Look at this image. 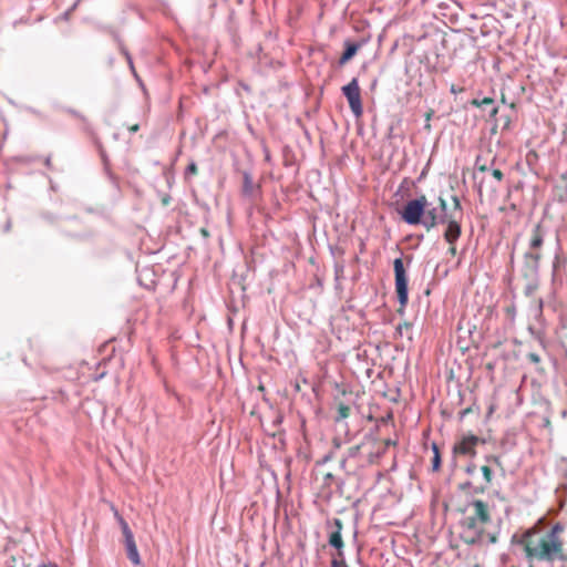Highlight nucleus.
Wrapping results in <instances>:
<instances>
[{"instance_id":"f257e3e1","label":"nucleus","mask_w":567,"mask_h":567,"mask_svg":"<svg viewBox=\"0 0 567 567\" xmlns=\"http://www.w3.org/2000/svg\"><path fill=\"white\" fill-rule=\"evenodd\" d=\"M512 543L523 546L525 557L530 565L539 561L548 564L555 560L560 561L565 551L563 542L546 538L544 533L533 529L524 532L519 539L517 535H513Z\"/></svg>"},{"instance_id":"f03ea898","label":"nucleus","mask_w":567,"mask_h":567,"mask_svg":"<svg viewBox=\"0 0 567 567\" xmlns=\"http://www.w3.org/2000/svg\"><path fill=\"white\" fill-rule=\"evenodd\" d=\"M545 235L546 230L540 223L536 224L530 231L528 249L524 254L522 266L523 277L530 282L536 281L538 278Z\"/></svg>"},{"instance_id":"7ed1b4c3","label":"nucleus","mask_w":567,"mask_h":567,"mask_svg":"<svg viewBox=\"0 0 567 567\" xmlns=\"http://www.w3.org/2000/svg\"><path fill=\"white\" fill-rule=\"evenodd\" d=\"M431 206L424 194L408 200L402 207L396 208L401 219L410 226H417L423 223L425 209Z\"/></svg>"},{"instance_id":"20e7f679","label":"nucleus","mask_w":567,"mask_h":567,"mask_svg":"<svg viewBox=\"0 0 567 567\" xmlns=\"http://www.w3.org/2000/svg\"><path fill=\"white\" fill-rule=\"evenodd\" d=\"M394 287L396 299L400 305L398 313L403 316L409 302V276L404 261L401 257L393 260Z\"/></svg>"},{"instance_id":"39448f33","label":"nucleus","mask_w":567,"mask_h":567,"mask_svg":"<svg viewBox=\"0 0 567 567\" xmlns=\"http://www.w3.org/2000/svg\"><path fill=\"white\" fill-rule=\"evenodd\" d=\"M463 530L461 539L471 546H480L484 544L487 537L488 544H496L498 542V532H485L482 527H474L473 520H470L468 526H462Z\"/></svg>"},{"instance_id":"423d86ee","label":"nucleus","mask_w":567,"mask_h":567,"mask_svg":"<svg viewBox=\"0 0 567 567\" xmlns=\"http://www.w3.org/2000/svg\"><path fill=\"white\" fill-rule=\"evenodd\" d=\"M327 527L329 529L328 534V544L332 548L337 550L336 555L331 558V560H340L342 563H347L344 556V542L341 535L343 524L340 518H333L332 520L327 522Z\"/></svg>"},{"instance_id":"0eeeda50","label":"nucleus","mask_w":567,"mask_h":567,"mask_svg":"<svg viewBox=\"0 0 567 567\" xmlns=\"http://www.w3.org/2000/svg\"><path fill=\"white\" fill-rule=\"evenodd\" d=\"M439 205L436 207H427L425 209L424 219L422 226L427 230H432L437 225H443L447 221V203L446 200L440 196Z\"/></svg>"},{"instance_id":"6e6552de","label":"nucleus","mask_w":567,"mask_h":567,"mask_svg":"<svg viewBox=\"0 0 567 567\" xmlns=\"http://www.w3.org/2000/svg\"><path fill=\"white\" fill-rule=\"evenodd\" d=\"M341 92L347 99L354 117H361L363 114V106L358 79L353 78L348 84L341 87Z\"/></svg>"},{"instance_id":"1a4fd4ad","label":"nucleus","mask_w":567,"mask_h":567,"mask_svg":"<svg viewBox=\"0 0 567 567\" xmlns=\"http://www.w3.org/2000/svg\"><path fill=\"white\" fill-rule=\"evenodd\" d=\"M468 506H471L474 512L472 515L466 516L461 520V526H468L470 520H473L474 527H481L480 524L483 525L491 522V514L487 503L481 499H474L468 503Z\"/></svg>"},{"instance_id":"9d476101","label":"nucleus","mask_w":567,"mask_h":567,"mask_svg":"<svg viewBox=\"0 0 567 567\" xmlns=\"http://www.w3.org/2000/svg\"><path fill=\"white\" fill-rule=\"evenodd\" d=\"M480 443H485V441L478 437L475 434L464 435L457 443L453 446L454 454L475 456L476 451L475 447Z\"/></svg>"},{"instance_id":"9b49d317","label":"nucleus","mask_w":567,"mask_h":567,"mask_svg":"<svg viewBox=\"0 0 567 567\" xmlns=\"http://www.w3.org/2000/svg\"><path fill=\"white\" fill-rule=\"evenodd\" d=\"M445 224L446 229L443 237L446 243L454 245L462 234L461 224L454 218V213L447 216V221H445Z\"/></svg>"},{"instance_id":"f8f14e48","label":"nucleus","mask_w":567,"mask_h":567,"mask_svg":"<svg viewBox=\"0 0 567 567\" xmlns=\"http://www.w3.org/2000/svg\"><path fill=\"white\" fill-rule=\"evenodd\" d=\"M364 43H365V40H361V41L346 40L343 43L344 50L338 61L339 65L342 66L346 63H348L358 53V51L364 45Z\"/></svg>"},{"instance_id":"ddd939ff","label":"nucleus","mask_w":567,"mask_h":567,"mask_svg":"<svg viewBox=\"0 0 567 567\" xmlns=\"http://www.w3.org/2000/svg\"><path fill=\"white\" fill-rule=\"evenodd\" d=\"M241 194L244 197L254 198L256 193L260 192V186L256 185L252 179V175L249 171H244Z\"/></svg>"},{"instance_id":"4468645a","label":"nucleus","mask_w":567,"mask_h":567,"mask_svg":"<svg viewBox=\"0 0 567 567\" xmlns=\"http://www.w3.org/2000/svg\"><path fill=\"white\" fill-rule=\"evenodd\" d=\"M94 143H95V146L99 151V154H100V157H101V161L103 163V168H104V172L105 174L107 175L110 182L115 186V187H118V182H117V177L113 174V172L111 171V167H110V158H109V155L106 154V151L104 150L102 143L100 142L99 138H95L94 140Z\"/></svg>"},{"instance_id":"2eb2a0df","label":"nucleus","mask_w":567,"mask_h":567,"mask_svg":"<svg viewBox=\"0 0 567 567\" xmlns=\"http://www.w3.org/2000/svg\"><path fill=\"white\" fill-rule=\"evenodd\" d=\"M124 543H125V549H126L127 558L134 565H140L141 564V556H140V553H138V549H137L134 536L133 537L128 536L126 539H124Z\"/></svg>"},{"instance_id":"dca6fc26","label":"nucleus","mask_w":567,"mask_h":567,"mask_svg":"<svg viewBox=\"0 0 567 567\" xmlns=\"http://www.w3.org/2000/svg\"><path fill=\"white\" fill-rule=\"evenodd\" d=\"M554 193L559 203H567V172L561 174L560 183L555 185Z\"/></svg>"},{"instance_id":"f3484780","label":"nucleus","mask_w":567,"mask_h":567,"mask_svg":"<svg viewBox=\"0 0 567 567\" xmlns=\"http://www.w3.org/2000/svg\"><path fill=\"white\" fill-rule=\"evenodd\" d=\"M351 408L344 403H339L337 408V415L334 417V422L337 425L344 427L346 434H348L347 423L343 421L349 416Z\"/></svg>"},{"instance_id":"a211bd4d","label":"nucleus","mask_w":567,"mask_h":567,"mask_svg":"<svg viewBox=\"0 0 567 567\" xmlns=\"http://www.w3.org/2000/svg\"><path fill=\"white\" fill-rule=\"evenodd\" d=\"M458 489L462 492L471 489L473 494H484L486 485H474L471 481H465L458 485Z\"/></svg>"},{"instance_id":"6ab92c4d","label":"nucleus","mask_w":567,"mask_h":567,"mask_svg":"<svg viewBox=\"0 0 567 567\" xmlns=\"http://www.w3.org/2000/svg\"><path fill=\"white\" fill-rule=\"evenodd\" d=\"M565 526L561 523H556L551 526V528L544 533L546 535V538L554 539L555 542H563L559 537V535L564 532Z\"/></svg>"},{"instance_id":"aec40b11","label":"nucleus","mask_w":567,"mask_h":567,"mask_svg":"<svg viewBox=\"0 0 567 567\" xmlns=\"http://www.w3.org/2000/svg\"><path fill=\"white\" fill-rule=\"evenodd\" d=\"M414 184V181L410 179L409 177H404L401 184L399 185L396 192L394 193V196L403 198L405 196V193L409 194L411 186H413Z\"/></svg>"},{"instance_id":"412c9836","label":"nucleus","mask_w":567,"mask_h":567,"mask_svg":"<svg viewBox=\"0 0 567 567\" xmlns=\"http://www.w3.org/2000/svg\"><path fill=\"white\" fill-rule=\"evenodd\" d=\"M432 451H433V457H432V462H431V467H432L433 472H437L441 468L442 458H441V453H440V450H439V446L436 445V443L432 444Z\"/></svg>"},{"instance_id":"4be33fe9","label":"nucleus","mask_w":567,"mask_h":567,"mask_svg":"<svg viewBox=\"0 0 567 567\" xmlns=\"http://www.w3.org/2000/svg\"><path fill=\"white\" fill-rule=\"evenodd\" d=\"M481 105L483 110H486L488 106L491 107L489 109V117L493 118L496 116L497 112H498V107L494 105V100L491 99V97H484L481 100Z\"/></svg>"},{"instance_id":"5701e85b","label":"nucleus","mask_w":567,"mask_h":567,"mask_svg":"<svg viewBox=\"0 0 567 567\" xmlns=\"http://www.w3.org/2000/svg\"><path fill=\"white\" fill-rule=\"evenodd\" d=\"M115 517L117 518L118 520V524L121 526V529H122V533H123V536H124V539H126L128 536L130 537H133V532L131 530L127 522L118 514L117 511H115Z\"/></svg>"},{"instance_id":"b1692460","label":"nucleus","mask_w":567,"mask_h":567,"mask_svg":"<svg viewBox=\"0 0 567 567\" xmlns=\"http://www.w3.org/2000/svg\"><path fill=\"white\" fill-rule=\"evenodd\" d=\"M364 444H358L354 446H351L347 452V458H357L361 455L362 449H364Z\"/></svg>"},{"instance_id":"393cba45","label":"nucleus","mask_w":567,"mask_h":567,"mask_svg":"<svg viewBox=\"0 0 567 567\" xmlns=\"http://www.w3.org/2000/svg\"><path fill=\"white\" fill-rule=\"evenodd\" d=\"M197 172H198L197 164L194 161H190V163L185 168L184 176L186 179H188L192 176L196 175Z\"/></svg>"},{"instance_id":"a878e982","label":"nucleus","mask_w":567,"mask_h":567,"mask_svg":"<svg viewBox=\"0 0 567 567\" xmlns=\"http://www.w3.org/2000/svg\"><path fill=\"white\" fill-rule=\"evenodd\" d=\"M481 471H482L483 477H484L485 483H486L485 485H486V487H487V486H488V484H489V483L492 482V480H493V475H494V473H493L492 468H491L489 466H487V465L482 466V467H481Z\"/></svg>"},{"instance_id":"bb28decb","label":"nucleus","mask_w":567,"mask_h":567,"mask_svg":"<svg viewBox=\"0 0 567 567\" xmlns=\"http://www.w3.org/2000/svg\"><path fill=\"white\" fill-rule=\"evenodd\" d=\"M485 461L487 463L495 464L497 467H499L504 472V466H503V463L501 461V456H498V455H486L485 456Z\"/></svg>"},{"instance_id":"cd10ccee","label":"nucleus","mask_w":567,"mask_h":567,"mask_svg":"<svg viewBox=\"0 0 567 567\" xmlns=\"http://www.w3.org/2000/svg\"><path fill=\"white\" fill-rule=\"evenodd\" d=\"M63 110H64L66 113L71 114L72 116L80 118V120H81V121H83L84 123H86V122H87V121H86V117H85L83 114H81L80 112H78L76 110L71 109V107H63Z\"/></svg>"},{"instance_id":"c85d7f7f","label":"nucleus","mask_w":567,"mask_h":567,"mask_svg":"<svg viewBox=\"0 0 567 567\" xmlns=\"http://www.w3.org/2000/svg\"><path fill=\"white\" fill-rule=\"evenodd\" d=\"M121 52L125 55L126 60H127V63L131 68V70L133 71V73L136 75L135 73V69H134V65H133V60H132V56L130 54V52L127 51L126 48H124L123 45H121Z\"/></svg>"},{"instance_id":"c756f323","label":"nucleus","mask_w":567,"mask_h":567,"mask_svg":"<svg viewBox=\"0 0 567 567\" xmlns=\"http://www.w3.org/2000/svg\"><path fill=\"white\" fill-rule=\"evenodd\" d=\"M452 200H453V206H454L453 207L454 213L458 212L462 215L463 209H462L460 198L456 195H453Z\"/></svg>"},{"instance_id":"7c9ffc66","label":"nucleus","mask_w":567,"mask_h":567,"mask_svg":"<svg viewBox=\"0 0 567 567\" xmlns=\"http://www.w3.org/2000/svg\"><path fill=\"white\" fill-rule=\"evenodd\" d=\"M411 323L404 321L403 323H400L396 329H395V333L399 334L400 337L403 336V331L404 329H410L411 328Z\"/></svg>"},{"instance_id":"2f4dec72","label":"nucleus","mask_w":567,"mask_h":567,"mask_svg":"<svg viewBox=\"0 0 567 567\" xmlns=\"http://www.w3.org/2000/svg\"><path fill=\"white\" fill-rule=\"evenodd\" d=\"M480 161H481V156H477L476 157V161H475V167L477 168V171L480 172H487L489 168L486 164H480Z\"/></svg>"},{"instance_id":"473e14b6","label":"nucleus","mask_w":567,"mask_h":567,"mask_svg":"<svg viewBox=\"0 0 567 567\" xmlns=\"http://www.w3.org/2000/svg\"><path fill=\"white\" fill-rule=\"evenodd\" d=\"M492 176L498 182L501 183L504 178V174L502 171L495 168L492 171Z\"/></svg>"},{"instance_id":"72a5a7b5","label":"nucleus","mask_w":567,"mask_h":567,"mask_svg":"<svg viewBox=\"0 0 567 567\" xmlns=\"http://www.w3.org/2000/svg\"><path fill=\"white\" fill-rule=\"evenodd\" d=\"M342 444H343V441L339 435H337L332 439V446L334 450H339L342 446Z\"/></svg>"},{"instance_id":"f704fd0d","label":"nucleus","mask_w":567,"mask_h":567,"mask_svg":"<svg viewBox=\"0 0 567 567\" xmlns=\"http://www.w3.org/2000/svg\"><path fill=\"white\" fill-rule=\"evenodd\" d=\"M333 451H330L329 453H327L322 460L320 462H318V464H324L327 462H330L332 458H333Z\"/></svg>"},{"instance_id":"c9c22d12","label":"nucleus","mask_w":567,"mask_h":567,"mask_svg":"<svg viewBox=\"0 0 567 567\" xmlns=\"http://www.w3.org/2000/svg\"><path fill=\"white\" fill-rule=\"evenodd\" d=\"M475 471H476V465H475L473 462H471V463L466 466V468H465V472H466V474H468V475H473V474L475 473Z\"/></svg>"},{"instance_id":"e433bc0d","label":"nucleus","mask_w":567,"mask_h":567,"mask_svg":"<svg viewBox=\"0 0 567 567\" xmlns=\"http://www.w3.org/2000/svg\"><path fill=\"white\" fill-rule=\"evenodd\" d=\"M434 115V111L431 110L429 112L425 113V128H430V121L432 120V116Z\"/></svg>"},{"instance_id":"4c0bfd02","label":"nucleus","mask_w":567,"mask_h":567,"mask_svg":"<svg viewBox=\"0 0 567 567\" xmlns=\"http://www.w3.org/2000/svg\"><path fill=\"white\" fill-rule=\"evenodd\" d=\"M330 567H349L347 563H342L341 559L338 560H331Z\"/></svg>"},{"instance_id":"58836bf2","label":"nucleus","mask_w":567,"mask_h":567,"mask_svg":"<svg viewBox=\"0 0 567 567\" xmlns=\"http://www.w3.org/2000/svg\"><path fill=\"white\" fill-rule=\"evenodd\" d=\"M284 416L282 414L278 413L276 417L272 421L274 426H279L282 423Z\"/></svg>"},{"instance_id":"ea45409f","label":"nucleus","mask_w":567,"mask_h":567,"mask_svg":"<svg viewBox=\"0 0 567 567\" xmlns=\"http://www.w3.org/2000/svg\"><path fill=\"white\" fill-rule=\"evenodd\" d=\"M473 412V408L468 406L460 412V420H463L467 414Z\"/></svg>"},{"instance_id":"a19ab883","label":"nucleus","mask_w":567,"mask_h":567,"mask_svg":"<svg viewBox=\"0 0 567 567\" xmlns=\"http://www.w3.org/2000/svg\"><path fill=\"white\" fill-rule=\"evenodd\" d=\"M463 91H464V89H463V87H458V86H457V85H455V84H452V85H451V87H450V92H451L452 94H457V93L463 92Z\"/></svg>"},{"instance_id":"79ce46f5","label":"nucleus","mask_w":567,"mask_h":567,"mask_svg":"<svg viewBox=\"0 0 567 567\" xmlns=\"http://www.w3.org/2000/svg\"><path fill=\"white\" fill-rule=\"evenodd\" d=\"M528 359L532 361V362H535V363H538L540 361V358L537 353H529L528 354Z\"/></svg>"},{"instance_id":"37998d69","label":"nucleus","mask_w":567,"mask_h":567,"mask_svg":"<svg viewBox=\"0 0 567 567\" xmlns=\"http://www.w3.org/2000/svg\"><path fill=\"white\" fill-rule=\"evenodd\" d=\"M394 137V126L390 125L386 133V138L392 140Z\"/></svg>"},{"instance_id":"c03bdc74","label":"nucleus","mask_w":567,"mask_h":567,"mask_svg":"<svg viewBox=\"0 0 567 567\" xmlns=\"http://www.w3.org/2000/svg\"><path fill=\"white\" fill-rule=\"evenodd\" d=\"M559 567H567V551L565 550L561 559H560V566Z\"/></svg>"},{"instance_id":"a18cd8bd","label":"nucleus","mask_w":567,"mask_h":567,"mask_svg":"<svg viewBox=\"0 0 567 567\" xmlns=\"http://www.w3.org/2000/svg\"><path fill=\"white\" fill-rule=\"evenodd\" d=\"M332 480H334V475L332 473H327L323 477L324 484H329Z\"/></svg>"},{"instance_id":"49530a36","label":"nucleus","mask_w":567,"mask_h":567,"mask_svg":"<svg viewBox=\"0 0 567 567\" xmlns=\"http://www.w3.org/2000/svg\"><path fill=\"white\" fill-rule=\"evenodd\" d=\"M374 455L375 453L374 452H369L368 456H367V461L368 463H374L378 458H374Z\"/></svg>"},{"instance_id":"de8ad7c7","label":"nucleus","mask_w":567,"mask_h":567,"mask_svg":"<svg viewBox=\"0 0 567 567\" xmlns=\"http://www.w3.org/2000/svg\"><path fill=\"white\" fill-rule=\"evenodd\" d=\"M38 567H59V565L56 563H42L40 564Z\"/></svg>"},{"instance_id":"09e8293b","label":"nucleus","mask_w":567,"mask_h":567,"mask_svg":"<svg viewBox=\"0 0 567 567\" xmlns=\"http://www.w3.org/2000/svg\"><path fill=\"white\" fill-rule=\"evenodd\" d=\"M140 130V124H134L128 127L130 133H136Z\"/></svg>"},{"instance_id":"8fccbe9b","label":"nucleus","mask_w":567,"mask_h":567,"mask_svg":"<svg viewBox=\"0 0 567 567\" xmlns=\"http://www.w3.org/2000/svg\"><path fill=\"white\" fill-rule=\"evenodd\" d=\"M558 264H559V257H558V256H556V257H555V260H554V262H553V272H554V274H555V272H556V270H557Z\"/></svg>"},{"instance_id":"3c124183","label":"nucleus","mask_w":567,"mask_h":567,"mask_svg":"<svg viewBox=\"0 0 567 567\" xmlns=\"http://www.w3.org/2000/svg\"><path fill=\"white\" fill-rule=\"evenodd\" d=\"M44 164L48 168H52V162H51V156H47L45 159H44Z\"/></svg>"},{"instance_id":"603ef678","label":"nucleus","mask_w":567,"mask_h":567,"mask_svg":"<svg viewBox=\"0 0 567 567\" xmlns=\"http://www.w3.org/2000/svg\"><path fill=\"white\" fill-rule=\"evenodd\" d=\"M384 451H385V449L378 450L377 452H374L375 453L374 458L379 460L384 454Z\"/></svg>"},{"instance_id":"864d4df0","label":"nucleus","mask_w":567,"mask_h":567,"mask_svg":"<svg viewBox=\"0 0 567 567\" xmlns=\"http://www.w3.org/2000/svg\"><path fill=\"white\" fill-rule=\"evenodd\" d=\"M471 104H472V105H474V106H476V107H482V105H481V100H478V99H474V100H472Z\"/></svg>"},{"instance_id":"5fc2aeb1","label":"nucleus","mask_w":567,"mask_h":567,"mask_svg":"<svg viewBox=\"0 0 567 567\" xmlns=\"http://www.w3.org/2000/svg\"><path fill=\"white\" fill-rule=\"evenodd\" d=\"M449 252L454 256L456 254V248L453 245H451Z\"/></svg>"},{"instance_id":"6e6d98bb","label":"nucleus","mask_w":567,"mask_h":567,"mask_svg":"<svg viewBox=\"0 0 567 567\" xmlns=\"http://www.w3.org/2000/svg\"><path fill=\"white\" fill-rule=\"evenodd\" d=\"M348 460H349V458H347V456H346L344 458H342V460H341V462H340V466H341V467H344V465H346V463H347V461H348Z\"/></svg>"},{"instance_id":"4d7b16f0","label":"nucleus","mask_w":567,"mask_h":567,"mask_svg":"<svg viewBox=\"0 0 567 567\" xmlns=\"http://www.w3.org/2000/svg\"><path fill=\"white\" fill-rule=\"evenodd\" d=\"M493 412H494V406H493V405H491V406L488 408V412H487V414H488V415H491Z\"/></svg>"},{"instance_id":"13d9d810","label":"nucleus","mask_w":567,"mask_h":567,"mask_svg":"<svg viewBox=\"0 0 567 567\" xmlns=\"http://www.w3.org/2000/svg\"><path fill=\"white\" fill-rule=\"evenodd\" d=\"M496 128H497V125L495 124V125L492 127V130H491L492 134L496 133Z\"/></svg>"},{"instance_id":"bf43d9fd","label":"nucleus","mask_w":567,"mask_h":567,"mask_svg":"<svg viewBox=\"0 0 567 567\" xmlns=\"http://www.w3.org/2000/svg\"><path fill=\"white\" fill-rule=\"evenodd\" d=\"M202 234H203L204 236H208V231H207L205 228H203V229H202Z\"/></svg>"},{"instance_id":"052dcab7","label":"nucleus","mask_w":567,"mask_h":567,"mask_svg":"<svg viewBox=\"0 0 567 567\" xmlns=\"http://www.w3.org/2000/svg\"><path fill=\"white\" fill-rule=\"evenodd\" d=\"M258 390L261 391V392H265V386L262 384H260Z\"/></svg>"},{"instance_id":"680f3d73","label":"nucleus","mask_w":567,"mask_h":567,"mask_svg":"<svg viewBox=\"0 0 567 567\" xmlns=\"http://www.w3.org/2000/svg\"><path fill=\"white\" fill-rule=\"evenodd\" d=\"M475 329H476V327H475V326H473V328H472V329H468V333H470V334H472V333H473V331H474Z\"/></svg>"},{"instance_id":"e2e57ef3","label":"nucleus","mask_w":567,"mask_h":567,"mask_svg":"<svg viewBox=\"0 0 567 567\" xmlns=\"http://www.w3.org/2000/svg\"><path fill=\"white\" fill-rule=\"evenodd\" d=\"M406 259H408V265H410L412 262V256H409Z\"/></svg>"},{"instance_id":"0e129e2a","label":"nucleus","mask_w":567,"mask_h":567,"mask_svg":"<svg viewBox=\"0 0 567 567\" xmlns=\"http://www.w3.org/2000/svg\"><path fill=\"white\" fill-rule=\"evenodd\" d=\"M118 137H120V136H118V134H117V133H114V134H113V138H114V140H118Z\"/></svg>"},{"instance_id":"69168bd1","label":"nucleus","mask_w":567,"mask_h":567,"mask_svg":"<svg viewBox=\"0 0 567 567\" xmlns=\"http://www.w3.org/2000/svg\"><path fill=\"white\" fill-rule=\"evenodd\" d=\"M424 172L421 173L420 177L417 178V181H421L423 177H424Z\"/></svg>"},{"instance_id":"338daca9","label":"nucleus","mask_w":567,"mask_h":567,"mask_svg":"<svg viewBox=\"0 0 567 567\" xmlns=\"http://www.w3.org/2000/svg\"><path fill=\"white\" fill-rule=\"evenodd\" d=\"M10 226H11V225H10V223H7V225H6V230H9V229H10Z\"/></svg>"},{"instance_id":"774afa93","label":"nucleus","mask_w":567,"mask_h":567,"mask_svg":"<svg viewBox=\"0 0 567 567\" xmlns=\"http://www.w3.org/2000/svg\"><path fill=\"white\" fill-rule=\"evenodd\" d=\"M391 444H394V443H393L391 440H389V441L386 442V446H389V445H391Z\"/></svg>"}]
</instances>
